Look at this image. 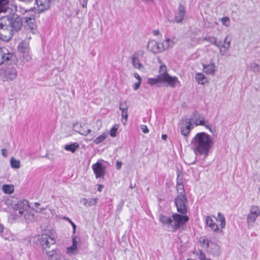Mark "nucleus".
<instances>
[{
    "instance_id": "obj_50",
    "label": "nucleus",
    "mask_w": 260,
    "mask_h": 260,
    "mask_svg": "<svg viewBox=\"0 0 260 260\" xmlns=\"http://www.w3.org/2000/svg\"><path fill=\"white\" fill-rule=\"evenodd\" d=\"M80 203L83 204L84 206L87 207L88 206V199L85 198H82L80 200Z\"/></svg>"
},
{
    "instance_id": "obj_25",
    "label": "nucleus",
    "mask_w": 260,
    "mask_h": 260,
    "mask_svg": "<svg viewBox=\"0 0 260 260\" xmlns=\"http://www.w3.org/2000/svg\"><path fill=\"white\" fill-rule=\"evenodd\" d=\"M203 40L204 41L210 42L211 44L217 47H219L220 46V41H218L217 39L214 36H207L204 38Z\"/></svg>"
},
{
    "instance_id": "obj_46",
    "label": "nucleus",
    "mask_w": 260,
    "mask_h": 260,
    "mask_svg": "<svg viewBox=\"0 0 260 260\" xmlns=\"http://www.w3.org/2000/svg\"><path fill=\"white\" fill-rule=\"evenodd\" d=\"M200 242L206 248H208L209 247V241L208 240L204 238H201L200 239Z\"/></svg>"
},
{
    "instance_id": "obj_24",
    "label": "nucleus",
    "mask_w": 260,
    "mask_h": 260,
    "mask_svg": "<svg viewBox=\"0 0 260 260\" xmlns=\"http://www.w3.org/2000/svg\"><path fill=\"white\" fill-rule=\"evenodd\" d=\"M204 72L208 74H214L215 71V64L213 62L209 64H203Z\"/></svg>"
},
{
    "instance_id": "obj_13",
    "label": "nucleus",
    "mask_w": 260,
    "mask_h": 260,
    "mask_svg": "<svg viewBox=\"0 0 260 260\" xmlns=\"http://www.w3.org/2000/svg\"><path fill=\"white\" fill-rule=\"evenodd\" d=\"M161 83H167L171 87L180 86V82L176 77H171L169 74L166 76H160Z\"/></svg>"
},
{
    "instance_id": "obj_15",
    "label": "nucleus",
    "mask_w": 260,
    "mask_h": 260,
    "mask_svg": "<svg viewBox=\"0 0 260 260\" xmlns=\"http://www.w3.org/2000/svg\"><path fill=\"white\" fill-rule=\"evenodd\" d=\"M147 49L153 53H158L163 51V47L154 40H150L147 44Z\"/></svg>"
},
{
    "instance_id": "obj_53",
    "label": "nucleus",
    "mask_w": 260,
    "mask_h": 260,
    "mask_svg": "<svg viewBox=\"0 0 260 260\" xmlns=\"http://www.w3.org/2000/svg\"><path fill=\"white\" fill-rule=\"evenodd\" d=\"M11 165L13 168H16V160L15 158H11Z\"/></svg>"
},
{
    "instance_id": "obj_1",
    "label": "nucleus",
    "mask_w": 260,
    "mask_h": 260,
    "mask_svg": "<svg viewBox=\"0 0 260 260\" xmlns=\"http://www.w3.org/2000/svg\"><path fill=\"white\" fill-rule=\"evenodd\" d=\"M214 144L212 137L205 132L197 133L191 139L190 147L196 155L206 157Z\"/></svg>"
},
{
    "instance_id": "obj_12",
    "label": "nucleus",
    "mask_w": 260,
    "mask_h": 260,
    "mask_svg": "<svg viewBox=\"0 0 260 260\" xmlns=\"http://www.w3.org/2000/svg\"><path fill=\"white\" fill-rule=\"evenodd\" d=\"M14 56V53L9 52L6 48H0V65L4 63L6 61L11 60Z\"/></svg>"
},
{
    "instance_id": "obj_3",
    "label": "nucleus",
    "mask_w": 260,
    "mask_h": 260,
    "mask_svg": "<svg viewBox=\"0 0 260 260\" xmlns=\"http://www.w3.org/2000/svg\"><path fill=\"white\" fill-rule=\"evenodd\" d=\"M32 209L26 200H21L17 202V218L22 222H32L36 220L37 218Z\"/></svg>"
},
{
    "instance_id": "obj_18",
    "label": "nucleus",
    "mask_w": 260,
    "mask_h": 260,
    "mask_svg": "<svg viewBox=\"0 0 260 260\" xmlns=\"http://www.w3.org/2000/svg\"><path fill=\"white\" fill-rule=\"evenodd\" d=\"M191 119H185L181 127V133L182 135L184 136L188 135L191 129Z\"/></svg>"
},
{
    "instance_id": "obj_40",
    "label": "nucleus",
    "mask_w": 260,
    "mask_h": 260,
    "mask_svg": "<svg viewBox=\"0 0 260 260\" xmlns=\"http://www.w3.org/2000/svg\"><path fill=\"white\" fill-rule=\"evenodd\" d=\"M222 24L226 27H228L230 25V18L228 17H223L221 18L220 19Z\"/></svg>"
},
{
    "instance_id": "obj_44",
    "label": "nucleus",
    "mask_w": 260,
    "mask_h": 260,
    "mask_svg": "<svg viewBox=\"0 0 260 260\" xmlns=\"http://www.w3.org/2000/svg\"><path fill=\"white\" fill-rule=\"evenodd\" d=\"M120 110L121 111V116L125 120V122L123 123V124H125V122L127 120V117H128L127 110H128V109Z\"/></svg>"
},
{
    "instance_id": "obj_10",
    "label": "nucleus",
    "mask_w": 260,
    "mask_h": 260,
    "mask_svg": "<svg viewBox=\"0 0 260 260\" xmlns=\"http://www.w3.org/2000/svg\"><path fill=\"white\" fill-rule=\"evenodd\" d=\"M96 178H103L105 174L106 167L99 161L93 164L91 167Z\"/></svg>"
},
{
    "instance_id": "obj_35",
    "label": "nucleus",
    "mask_w": 260,
    "mask_h": 260,
    "mask_svg": "<svg viewBox=\"0 0 260 260\" xmlns=\"http://www.w3.org/2000/svg\"><path fill=\"white\" fill-rule=\"evenodd\" d=\"M250 69L254 72L257 73L260 71L259 66L255 62H252L250 64Z\"/></svg>"
},
{
    "instance_id": "obj_39",
    "label": "nucleus",
    "mask_w": 260,
    "mask_h": 260,
    "mask_svg": "<svg viewBox=\"0 0 260 260\" xmlns=\"http://www.w3.org/2000/svg\"><path fill=\"white\" fill-rule=\"evenodd\" d=\"M176 189L178 194H185L183 184H176Z\"/></svg>"
},
{
    "instance_id": "obj_37",
    "label": "nucleus",
    "mask_w": 260,
    "mask_h": 260,
    "mask_svg": "<svg viewBox=\"0 0 260 260\" xmlns=\"http://www.w3.org/2000/svg\"><path fill=\"white\" fill-rule=\"evenodd\" d=\"M147 82L149 84L152 86L157 83H160L161 80H159V77L157 76L155 78H149L148 79Z\"/></svg>"
},
{
    "instance_id": "obj_55",
    "label": "nucleus",
    "mask_w": 260,
    "mask_h": 260,
    "mask_svg": "<svg viewBox=\"0 0 260 260\" xmlns=\"http://www.w3.org/2000/svg\"><path fill=\"white\" fill-rule=\"evenodd\" d=\"M134 77L137 79H138V81H140V82H141V81H142L141 78L140 77V75L138 73H135Z\"/></svg>"
},
{
    "instance_id": "obj_6",
    "label": "nucleus",
    "mask_w": 260,
    "mask_h": 260,
    "mask_svg": "<svg viewBox=\"0 0 260 260\" xmlns=\"http://www.w3.org/2000/svg\"><path fill=\"white\" fill-rule=\"evenodd\" d=\"M172 223L171 227L172 231L174 232L179 229L181 226L184 224L189 220L188 217L184 215V214L180 215L177 213H174L172 215Z\"/></svg>"
},
{
    "instance_id": "obj_31",
    "label": "nucleus",
    "mask_w": 260,
    "mask_h": 260,
    "mask_svg": "<svg viewBox=\"0 0 260 260\" xmlns=\"http://www.w3.org/2000/svg\"><path fill=\"white\" fill-rule=\"evenodd\" d=\"M168 74L167 71V67L165 65H161L159 70V74L157 76L160 79V76H166Z\"/></svg>"
},
{
    "instance_id": "obj_23",
    "label": "nucleus",
    "mask_w": 260,
    "mask_h": 260,
    "mask_svg": "<svg viewBox=\"0 0 260 260\" xmlns=\"http://www.w3.org/2000/svg\"><path fill=\"white\" fill-rule=\"evenodd\" d=\"M206 224L208 225L210 229L213 232H218L219 231L218 225L213 221L210 216H207L206 217Z\"/></svg>"
},
{
    "instance_id": "obj_29",
    "label": "nucleus",
    "mask_w": 260,
    "mask_h": 260,
    "mask_svg": "<svg viewBox=\"0 0 260 260\" xmlns=\"http://www.w3.org/2000/svg\"><path fill=\"white\" fill-rule=\"evenodd\" d=\"M2 189L5 193L10 194L14 191V187L12 185L4 184L2 186Z\"/></svg>"
},
{
    "instance_id": "obj_30",
    "label": "nucleus",
    "mask_w": 260,
    "mask_h": 260,
    "mask_svg": "<svg viewBox=\"0 0 260 260\" xmlns=\"http://www.w3.org/2000/svg\"><path fill=\"white\" fill-rule=\"evenodd\" d=\"M196 80L200 84H204L206 82V78L202 73H198L196 75Z\"/></svg>"
},
{
    "instance_id": "obj_45",
    "label": "nucleus",
    "mask_w": 260,
    "mask_h": 260,
    "mask_svg": "<svg viewBox=\"0 0 260 260\" xmlns=\"http://www.w3.org/2000/svg\"><path fill=\"white\" fill-rule=\"evenodd\" d=\"M197 255H198V257L200 260H207L205 254L201 250H199V252L197 253Z\"/></svg>"
},
{
    "instance_id": "obj_49",
    "label": "nucleus",
    "mask_w": 260,
    "mask_h": 260,
    "mask_svg": "<svg viewBox=\"0 0 260 260\" xmlns=\"http://www.w3.org/2000/svg\"><path fill=\"white\" fill-rule=\"evenodd\" d=\"M141 129L142 130V131L145 133V134H147L149 132V130H148V128L147 127V126L145 125H141Z\"/></svg>"
},
{
    "instance_id": "obj_19",
    "label": "nucleus",
    "mask_w": 260,
    "mask_h": 260,
    "mask_svg": "<svg viewBox=\"0 0 260 260\" xmlns=\"http://www.w3.org/2000/svg\"><path fill=\"white\" fill-rule=\"evenodd\" d=\"M52 0H36L39 10L43 12L49 9L50 7V3Z\"/></svg>"
},
{
    "instance_id": "obj_14",
    "label": "nucleus",
    "mask_w": 260,
    "mask_h": 260,
    "mask_svg": "<svg viewBox=\"0 0 260 260\" xmlns=\"http://www.w3.org/2000/svg\"><path fill=\"white\" fill-rule=\"evenodd\" d=\"M192 120L194 122L196 126L203 125L207 128L210 130L211 132H212V128L208 124V122L205 121L204 118L202 115H201L198 113H194L193 114Z\"/></svg>"
},
{
    "instance_id": "obj_62",
    "label": "nucleus",
    "mask_w": 260,
    "mask_h": 260,
    "mask_svg": "<svg viewBox=\"0 0 260 260\" xmlns=\"http://www.w3.org/2000/svg\"><path fill=\"white\" fill-rule=\"evenodd\" d=\"M153 33L154 35L157 36V35H159V31L158 30H154L153 31Z\"/></svg>"
},
{
    "instance_id": "obj_57",
    "label": "nucleus",
    "mask_w": 260,
    "mask_h": 260,
    "mask_svg": "<svg viewBox=\"0 0 260 260\" xmlns=\"http://www.w3.org/2000/svg\"><path fill=\"white\" fill-rule=\"evenodd\" d=\"M183 184V181L181 178H179V177H178L177 180V184Z\"/></svg>"
},
{
    "instance_id": "obj_36",
    "label": "nucleus",
    "mask_w": 260,
    "mask_h": 260,
    "mask_svg": "<svg viewBox=\"0 0 260 260\" xmlns=\"http://www.w3.org/2000/svg\"><path fill=\"white\" fill-rule=\"evenodd\" d=\"M8 0H0V13L5 12Z\"/></svg>"
},
{
    "instance_id": "obj_56",
    "label": "nucleus",
    "mask_w": 260,
    "mask_h": 260,
    "mask_svg": "<svg viewBox=\"0 0 260 260\" xmlns=\"http://www.w3.org/2000/svg\"><path fill=\"white\" fill-rule=\"evenodd\" d=\"M30 10V9H29V10L23 9L20 8V13L24 14V12L26 13V12H29Z\"/></svg>"
},
{
    "instance_id": "obj_9",
    "label": "nucleus",
    "mask_w": 260,
    "mask_h": 260,
    "mask_svg": "<svg viewBox=\"0 0 260 260\" xmlns=\"http://www.w3.org/2000/svg\"><path fill=\"white\" fill-rule=\"evenodd\" d=\"M260 216V209L257 205H252L250 207L249 213L247 216V222L254 223L257 218Z\"/></svg>"
},
{
    "instance_id": "obj_4",
    "label": "nucleus",
    "mask_w": 260,
    "mask_h": 260,
    "mask_svg": "<svg viewBox=\"0 0 260 260\" xmlns=\"http://www.w3.org/2000/svg\"><path fill=\"white\" fill-rule=\"evenodd\" d=\"M56 240L53 235L44 234L42 235L41 245L48 256H52L55 253Z\"/></svg>"
},
{
    "instance_id": "obj_52",
    "label": "nucleus",
    "mask_w": 260,
    "mask_h": 260,
    "mask_svg": "<svg viewBox=\"0 0 260 260\" xmlns=\"http://www.w3.org/2000/svg\"><path fill=\"white\" fill-rule=\"evenodd\" d=\"M141 82H140V81H138V82L135 83L134 84V85H133V89L135 90H137L139 88V87L141 85Z\"/></svg>"
},
{
    "instance_id": "obj_28",
    "label": "nucleus",
    "mask_w": 260,
    "mask_h": 260,
    "mask_svg": "<svg viewBox=\"0 0 260 260\" xmlns=\"http://www.w3.org/2000/svg\"><path fill=\"white\" fill-rule=\"evenodd\" d=\"M48 257L49 260H66L65 257L61 254V252L56 251V250L54 254L52 256Z\"/></svg>"
},
{
    "instance_id": "obj_42",
    "label": "nucleus",
    "mask_w": 260,
    "mask_h": 260,
    "mask_svg": "<svg viewBox=\"0 0 260 260\" xmlns=\"http://www.w3.org/2000/svg\"><path fill=\"white\" fill-rule=\"evenodd\" d=\"M214 247L213 248V253L214 255L218 256L220 254V247L217 245L214 244Z\"/></svg>"
},
{
    "instance_id": "obj_64",
    "label": "nucleus",
    "mask_w": 260,
    "mask_h": 260,
    "mask_svg": "<svg viewBox=\"0 0 260 260\" xmlns=\"http://www.w3.org/2000/svg\"><path fill=\"white\" fill-rule=\"evenodd\" d=\"M3 229L4 228L3 225L0 223V234L3 232Z\"/></svg>"
},
{
    "instance_id": "obj_58",
    "label": "nucleus",
    "mask_w": 260,
    "mask_h": 260,
    "mask_svg": "<svg viewBox=\"0 0 260 260\" xmlns=\"http://www.w3.org/2000/svg\"><path fill=\"white\" fill-rule=\"evenodd\" d=\"M2 154L4 157L7 156V151L5 149H2Z\"/></svg>"
},
{
    "instance_id": "obj_20",
    "label": "nucleus",
    "mask_w": 260,
    "mask_h": 260,
    "mask_svg": "<svg viewBox=\"0 0 260 260\" xmlns=\"http://www.w3.org/2000/svg\"><path fill=\"white\" fill-rule=\"evenodd\" d=\"M78 128H82V125L81 123H76L73 125V129L82 135L87 136L91 132V129H87L86 131H85L83 128L81 129H78Z\"/></svg>"
},
{
    "instance_id": "obj_63",
    "label": "nucleus",
    "mask_w": 260,
    "mask_h": 260,
    "mask_svg": "<svg viewBox=\"0 0 260 260\" xmlns=\"http://www.w3.org/2000/svg\"><path fill=\"white\" fill-rule=\"evenodd\" d=\"M162 139L164 140H166L167 138V136L166 135H162L161 136Z\"/></svg>"
},
{
    "instance_id": "obj_8",
    "label": "nucleus",
    "mask_w": 260,
    "mask_h": 260,
    "mask_svg": "<svg viewBox=\"0 0 260 260\" xmlns=\"http://www.w3.org/2000/svg\"><path fill=\"white\" fill-rule=\"evenodd\" d=\"M18 51L20 52V57L22 58L24 61H29L31 59V56L29 54V48L28 42L22 41L18 47Z\"/></svg>"
},
{
    "instance_id": "obj_26",
    "label": "nucleus",
    "mask_w": 260,
    "mask_h": 260,
    "mask_svg": "<svg viewBox=\"0 0 260 260\" xmlns=\"http://www.w3.org/2000/svg\"><path fill=\"white\" fill-rule=\"evenodd\" d=\"M79 148V144L75 142L69 145H66L64 146V149L74 153Z\"/></svg>"
},
{
    "instance_id": "obj_7",
    "label": "nucleus",
    "mask_w": 260,
    "mask_h": 260,
    "mask_svg": "<svg viewBox=\"0 0 260 260\" xmlns=\"http://www.w3.org/2000/svg\"><path fill=\"white\" fill-rule=\"evenodd\" d=\"M187 199L186 194H178L175 199V204L178 212L182 214H186L187 209Z\"/></svg>"
},
{
    "instance_id": "obj_33",
    "label": "nucleus",
    "mask_w": 260,
    "mask_h": 260,
    "mask_svg": "<svg viewBox=\"0 0 260 260\" xmlns=\"http://www.w3.org/2000/svg\"><path fill=\"white\" fill-rule=\"evenodd\" d=\"M78 252L77 246L72 245L70 247L67 248V253L69 255H74Z\"/></svg>"
},
{
    "instance_id": "obj_17",
    "label": "nucleus",
    "mask_w": 260,
    "mask_h": 260,
    "mask_svg": "<svg viewBox=\"0 0 260 260\" xmlns=\"http://www.w3.org/2000/svg\"><path fill=\"white\" fill-rule=\"evenodd\" d=\"M231 41L228 40V36H226L224 39V44L222 45L221 44V41H220V46L219 48V53L221 56L225 55L226 52L229 50L230 48Z\"/></svg>"
},
{
    "instance_id": "obj_43",
    "label": "nucleus",
    "mask_w": 260,
    "mask_h": 260,
    "mask_svg": "<svg viewBox=\"0 0 260 260\" xmlns=\"http://www.w3.org/2000/svg\"><path fill=\"white\" fill-rule=\"evenodd\" d=\"M119 108L120 110H126L128 109V106L127 104V102L124 101L120 103Z\"/></svg>"
},
{
    "instance_id": "obj_41",
    "label": "nucleus",
    "mask_w": 260,
    "mask_h": 260,
    "mask_svg": "<svg viewBox=\"0 0 260 260\" xmlns=\"http://www.w3.org/2000/svg\"><path fill=\"white\" fill-rule=\"evenodd\" d=\"M40 206V204L38 202H36L35 203V206L36 207V209H35V211L38 213H43V211L45 210L46 209V207H41L40 208L39 206Z\"/></svg>"
},
{
    "instance_id": "obj_16",
    "label": "nucleus",
    "mask_w": 260,
    "mask_h": 260,
    "mask_svg": "<svg viewBox=\"0 0 260 260\" xmlns=\"http://www.w3.org/2000/svg\"><path fill=\"white\" fill-rule=\"evenodd\" d=\"M186 14L185 7L181 4H180L177 12L174 16V21L177 23L182 22Z\"/></svg>"
},
{
    "instance_id": "obj_2",
    "label": "nucleus",
    "mask_w": 260,
    "mask_h": 260,
    "mask_svg": "<svg viewBox=\"0 0 260 260\" xmlns=\"http://www.w3.org/2000/svg\"><path fill=\"white\" fill-rule=\"evenodd\" d=\"M16 30V17L15 15L4 16L0 22V37L4 41H9Z\"/></svg>"
},
{
    "instance_id": "obj_32",
    "label": "nucleus",
    "mask_w": 260,
    "mask_h": 260,
    "mask_svg": "<svg viewBox=\"0 0 260 260\" xmlns=\"http://www.w3.org/2000/svg\"><path fill=\"white\" fill-rule=\"evenodd\" d=\"M108 134L103 133L101 135L98 137L93 142L96 144H99L104 141L107 137Z\"/></svg>"
},
{
    "instance_id": "obj_5",
    "label": "nucleus",
    "mask_w": 260,
    "mask_h": 260,
    "mask_svg": "<svg viewBox=\"0 0 260 260\" xmlns=\"http://www.w3.org/2000/svg\"><path fill=\"white\" fill-rule=\"evenodd\" d=\"M22 24L25 29L30 30L34 34V31L37 28L34 15L31 14L26 16L23 18V20L17 16V30L20 29Z\"/></svg>"
},
{
    "instance_id": "obj_48",
    "label": "nucleus",
    "mask_w": 260,
    "mask_h": 260,
    "mask_svg": "<svg viewBox=\"0 0 260 260\" xmlns=\"http://www.w3.org/2000/svg\"><path fill=\"white\" fill-rule=\"evenodd\" d=\"M117 131V128L115 127H113L110 133V135L112 137H115L116 135V132Z\"/></svg>"
},
{
    "instance_id": "obj_59",
    "label": "nucleus",
    "mask_w": 260,
    "mask_h": 260,
    "mask_svg": "<svg viewBox=\"0 0 260 260\" xmlns=\"http://www.w3.org/2000/svg\"><path fill=\"white\" fill-rule=\"evenodd\" d=\"M20 2H23L25 4H28L33 1V0H19Z\"/></svg>"
},
{
    "instance_id": "obj_60",
    "label": "nucleus",
    "mask_w": 260,
    "mask_h": 260,
    "mask_svg": "<svg viewBox=\"0 0 260 260\" xmlns=\"http://www.w3.org/2000/svg\"><path fill=\"white\" fill-rule=\"evenodd\" d=\"M103 188H104V186L103 185L99 184V185H98V190L99 191H101Z\"/></svg>"
},
{
    "instance_id": "obj_47",
    "label": "nucleus",
    "mask_w": 260,
    "mask_h": 260,
    "mask_svg": "<svg viewBox=\"0 0 260 260\" xmlns=\"http://www.w3.org/2000/svg\"><path fill=\"white\" fill-rule=\"evenodd\" d=\"M144 54V51L143 50H139L137 52L134 53L132 55L136 56V57L139 58V57H143Z\"/></svg>"
},
{
    "instance_id": "obj_22",
    "label": "nucleus",
    "mask_w": 260,
    "mask_h": 260,
    "mask_svg": "<svg viewBox=\"0 0 260 260\" xmlns=\"http://www.w3.org/2000/svg\"><path fill=\"white\" fill-rule=\"evenodd\" d=\"M175 44L174 39H171L170 38H166L161 43V46L163 47V51L173 47Z\"/></svg>"
},
{
    "instance_id": "obj_38",
    "label": "nucleus",
    "mask_w": 260,
    "mask_h": 260,
    "mask_svg": "<svg viewBox=\"0 0 260 260\" xmlns=\"http://www.w3.org/2000/svg\"><path fill=\"white\" fill-rule=\"evenodd\" d=\"M98 200L99 199L96 198L88 199L87 207H89L92 206H95L98 203Z\"/></svg>"
},
{
    "instance_id": "obj_54",
    "label": "nucleus",
    "mask_w": 260,
    "mask_h": 260,
    "mask_svg": "<svg viewBox=\"0 0 260 260\" xmlns=\"http://www.w3.org/2000/svg\"><path fill=\"white\" fill-rule=\"evenodd\" d=\"M122 163L121 161H117L116 162V168L118 170H120L121 168Z\"/></svg>"
},
{
    "instance_id": "obj_11",
    "label": "nucleus",
    "mask_w": 260,
    "mask_h": 260,
    "mask_svg": "<svg viewBox=\"0 0 260 260\" xmlns=\"http://www.w3.org/2000/svg\"><path fill=\"white\" fill-rule=\"evenodd\" d=\"M0 75L3 76L6 80H13L15 79L16 72L14 67H8L6 69H0Z\"/></svg>"
},
{
    "instance_id": "obj_51",
    "label": "nucleus",
    "mask_w": 260,
    "mask_h": 260,
    "mask_svg": "<svg viewBox=\"0 0 260 260\" xmlns=\"http://www.w3.org/2000/svg\"><path fill=\"white\" fill-rule=\"evenodd\" d=\"M79 238L77 237H74L72 239V245L77 246Z\"/></svg>"
},
{
    "instance_id": "obj_21",
    "label": "nucleus",
    "mask_w": 260,
    "mask_h": 260,
    "mask_svg": "<svg viewBox=\"0 0 260 260\" xmlns=\"http://www.w3.org/2000/svg\"><path fill=\"white\" fill-rule=\"evenodd\" d=\"M133 66L139 70H143L144 69V66L140 62L139 58L132 55L131 57Z\"/></svg>"
},
{
    "instance_id": "obj_27",
    "label": "nucleus",
    "mask_w": 260,
    "mask_h": 260,
    "mask_svg": "<svg viewBox=\"0 0 260 260\" xmlns=\"http://www.w3.org/2000/svg\"><path fill=\"white\" fill-rule=\"evenodd\" d=\"M159 219L160 222L164 225H167L168 226H171L172 223V219L167 216L161 215L159 216Z\"/></svg>"
},
{
    "instance_id": "obj_34",
    "label": "nucleus",
    "mask_w": 260,
    "mask_h": 260,
    "mask_svg": "<svg viewBox=\"0 0 260 260\" xmlns=\"http://www.w3.org/2000/svg\"><path fill=\"white\" fill-rule=\"evenodd\" d=\"M218 220L220 223L221 229H223L225 226V219L223 214L221 213H218Z\"/></svg>"
},
{
    "instance_id": "obj_61",
    "label": "nucleus",
    "mask_w": 260,
    "mask_h": 260,
    "mask_svg": "<svg viewBox=\"0 0 260 260\" xmlns=\"http://www.w3.org/2000/svg\"><path fill=\"white\" fill-rule=\"evenodd\" d=\"M71 225H72V227L73 228V232H74V233H75L76 226L75 224L73 222L71 223Z\"/></svg>"
}]
</instances>
